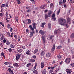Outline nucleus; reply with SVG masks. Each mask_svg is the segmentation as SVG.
<instances>
[{"label": "nucleus", "instance_id": "45", "mask_svg": "<svg viewBox=\"0 0 74 74\" xmlns=\"http://www.w3.org/2000/svg\"><path fill=\"white\" fill-rule=\"evenodd\" d=\"M4 64L5 65H7L8 64V62H4Z\"/></svg>", "mask_w": 74, "mask_h": 74}, {"label": "nucleus", "instance_id": "46", "mask_svg": "<svg viewBox=\"0 0 74 74\" xmlns=\"http://www.w3.org/2000/svg\"><path fill=\"white\" fill-rule=\"evenodd\" d=\"M62 4V2L59 1V5H61Z\"/></svg>", "mask_w": 74, "mask_h": 74}, {"label": "nucleus", "instance_id": "21", "mask_svg": "<svg viewBox=\"0 0 74 74\" xmlns=\"http://www.w3.org/2000/svg\"><path fill=\"white\" fill-rule=\"evenodd\" d=\"M58 61H56V60H53V62H52V64H54V66L55 65H56V64H56V63H58Z\"/></svg>", "mask_w": 74, "mask_h": 74}, {"label": "nucleus", "instance_id": "37", "mask_svg": "<svg viewBox=\"0 0 74 74\" xmlns=\"http://www.w3.org/2000/svg\"><path fill=\"white\" fill-rule=\"evenodd\" d=\"M62 46H59L58 47H57V48L58 49H59L62 48Z\"/></svg>", "mask_w": 74, "mask_h": 74}, {"label": "nucleus", "instance_id": "27", "mask_svg": "<svg viewBox=\"0 0 74 74\" xmlns=\"http://www.w3.org/2000/svg\"><path fill=\"white\" fill-rule=\"evenodd\" d=\"M26 53L27 55H30V51L28 50L27 51Z\"/></svg>", "mask_w": 74, "mask_h": 74}, {"label": "nucleus", "instance_id": "11", "mask_svg": "<svg viewBox=\"0 0 74 74\" xmlns=\"http://www.w3.org/2000/svg\"><path fill=\"white\" fill-rule=\"evenodd\" d=\"M46 56L47 58H49L51 56V54L50 53H47L46 54Z\"/></svg>", "mask_w": 74, "mask_h": 74}, {"label": "nucleus", "instance_id": "20", "mask_svg": "<svg viewBox=\"0 0 74 74\" xmlns=\"http://www.w3.org/2000/svg\"><path fill=\"white\" fill-rule=\"evenodd\" d=\"M33 73H34V74H38V71L37 70H35L33 71Z\"/></svg>", "mask_w": 74, "mask_h": 74}, {"label": "nucleus", "instance_id": "23", "mask_svg": "<svg viewBox=\"0 0 74 74\" xmlns=\"http://www.w3.org/2000/svg\"><path fill=\"white\" fill-rule=\"evenodd\" d=\"M13 66L14 67H18L19 66V64L17 63H15L13 64Z\"/></svg>", "mask_w": 74, "mask_h": 74}, {"label": "nucleus", "instance_id": "25", "mask_svg": "<svg viewBox=\"0 0 74 74\" xmlns=\"http://www.w3.org/2000/svg\"><path fill=\"white\" fill-rule=\"evenodd\" d=\"M44 54H45V52H44V51H42L41 53V56H44Z\"/></svg>", "mask_w": 74, "mask_h": 74}, {"label": "nucleus", "instance_id": "57", "mask_svg": "<svg viewBox=\"0 0 74 74\" xmlns=\"http://www.w3.org/2000/svg\"><path fill=\"white\" fill-rule=\"evenodd\" d=\"M0 45L1 48H3V44L2 43H1Z\"/></svg>", "mask_w": 74, "mask_h": 74}, {"label": "nucleus", "instance_id": "33", "mask_svg": "<svg viewBox=\"0 0 74 74\" xmlns=\"http://www.w3.org/2000/svg\"><path fill=\"white\" fill-rule=\"evenodd\" d=\"M71 38H74V33H72L71 35Z\"/></svg>", "mask_w": 74, "mask_h": 74}, {"label": "nucleus", "instance_id": "12", "mask_svg": "<svg viewBox=\"0 0 74 74\" xmlns=\"http://www.w3.org/2000/svg\"><path fill=\"white\" fill-rule=\"evenodd\" d=\"M32 25H33V29H36V23H33L32 24Z\"/></svg>", "mask_w": 74, "mask_h": 74}, {"label": "nucleus", "instance_id": "7", "mask_svg": "<svg viewBox=\"0 0 74 74\" xmlns=\"http://www.w3.org/2000/svg\"><path fill=\"white\" fill-rule=\"evenodd\" d=\"M70 61L71 60L70 58H66L65 60V62L67 64H69V63L70 62Z\"/></svg>", "mask_w": 74, "mask_h": 74}, {"label": "nucleus", "instance_id": "6", "mask_svg": "<svg viewBox=\"0 0 74 74\" xmlns=\"http://www.w3.org/2000/svg\"><path fill=\"white\" fill-rule=\"evenodd\" d=\"M51 17L52 19H53L54 21H56V18H55V13H53V14H52Z\"/></svg>", "mask_w": 74, "mask_h": 74}, {"label": "nucleus", "instance_id": "59", "mask_svg": "<svg viewBox=\"0 0 74 74\" xmlns=\"http://www.w3.org/2000/svg\"><path fill=\"white\" fill-rule=\"evenodd\" d=\"M3 13H0V16H1V17H2L3 16Z\"/></svg>", "mask_w": 74, "mask_h": 74}, {"label": "nucleus", "instance_id": "31", "mask_svg": "<svg viewBox=\"0 0 74 74\" xmlns=\"http://www.w3.org/2000/svg\"><path fill=\"white\" fill-rule=\"evenodd\" d=\"M3 42L4 43H5V42H7V39L5 38H4L3 40Z\"/></svg>", "mask_w": 74, "mask_h": 74}, {"label": "nucleus", "instance_id": "41", "mask_svg": "<svg viewBox=\"0 0 74 74\" xmlns=\"http://www.w3.org/2000/svg\"><path fill=\"white\" fill-rule=\"evenodd\" d=\"M5 15L6 16V17L8 18V12H6V14H5Z\"/></svg>", "mask_w": 74, "mask_h": 74}, {"label": "nucleus", "instance_id": "42", "mask_svg": "<svg viewBox=\"0 0 74 74\" xmlns=\"http://www.w3.org/2000/svg\"><path fill=\"white\" fill-rule=\"evenodd\" d=\"M66 2V0H63L62 1V4H65Z\"/></svg>", "mask_w": 74, "mask_h": 74}, {"label": "nucleus", "instance_id": "53", "mask_svg": "<svg viewBox=\"0 0 74 74\" xmlns=\"http://www.w3.org/2000/svg\"><path fill=\"white\" fill-rule=\"evenodd\" d=\"M14 37L16 39L18 38V36L16 35H14Z\"/></svg>", "mask_w": 74, "mask_h": 74}, {"label": "nucleus", "instance_id": "10", "mask_svg": "<svg viewBox=\"0 0 74 74\" xmlns=\"http://www.w3.org/2000/svg\"><path fill=\"white\" fill-rule=\"evenodd\" d=\"M42 37L43 41V43L45 44V37L44 36H42Z\"/></svg>", "mask_w": 74, "mask_h": 74}, {"label": "nucleus", "instance_id": "51", "mask_svg": "<svg viewBox=\"0 0 74 74\" xmlns=\"http://www.w3.org/2000/svg\"><path fill=\"white\" fill-rule=\"evenodd\" d=\"M22 48H23V49H26V47H25V46H22Z\"/></svg>", "mask_w": 74, "mask_h": 74}, {"label": "nucleus", "instance_id": "28", "mask_svg": "<svg viewBox=\"0 0 74 74\" xmlns=\"http://www.w3.org/2000/svg\"><path fill=\"white\" fill-rule=\"evenodd\" d=\"M1 55L2 56H3V58H4V59H5V56L4 55V52H2L1 53Z\"/></svg>", "mask_w": 74, "mask_h": 74}, {"label": "nucleus", "instance_id": "64", "mask_svg": "<svg viewBox=\"0 0 74 74\" xmlns=\"http://www.w3.org/2000/svg\"><path fill=\"white\" fill-rule=\"evenodd\" d=\"M8 70L9 72H11V68H9L8 69Z\"/></svg>", "mask_w": 74, "mask_h": 74}, {"label": "nucleus", "instance_id": "22", "mask_svg": "<svg viewBox=\"0 0 74 74\" xmlns=\"http://www.w3.org/2000/svg\"><path fill=\"white\" fill-rule=\"evenodd\" d=\"M3 38H4V35L2 34V35H1V40H3Z\"/></svg>", "mask_w": 74, "mask_h": 74}, {"label": "nucleus", "instance_id": "56", "mask_svg": "<svg viewBox=\"0 0 74 74\" xmlns=\"http://www.w3.org/2000/svg\"><path fill=\"white\" fill-rule=\"evenodd\" d=\"M70 42V39L68 38V44H69Z\"/></svg>", "mask_w": 74, "mask_h": 74}, {"label": "nucleus", "instance_id": "1", "mask_svg": "<svg viewBox=\"0 0 74 74\" xmlns=\"http://www.w3.org/2000/svg\"><path fill=\"white\" fill-rule=\"evenodd\" d=\"M29 28L31 29V30L32 31V32H30L29 37L30 38L33 37V34H35V32L34 31V28H33L32 25H30L29 26Z\"/></svg>", "mask_w": 74, "mask_h": 74}, {"label": "nucleus", "instance_id": "30", "mask_svg": "<svg viewBox=\"0 0 74 74\" xmlns=\"http://www.w3.org/2000/svg\"><path fill=\"white\" fill-rule=\"evenodd\" d=\"M48 27L49 29H51V24L50 23L48 24Z\"/></svg>", "mask_w": 74, "mask_h": 74}, {"label": "nucleus", "instance_id": "50", "mask_svg": "<svg viewBox=\"0 0 74 74\" xmlns=\"http://www.w3.org/2000/svg\"><path fill=\"white\" fill-rule=\"evenodd\" d=\"M18 41H20L21 40V36H19L18 37Z\"/></svg>", "mask_w": 74, "mask_h": 74}, {"label": "nucleus", "instance_id": "61", "mask_svg": "<svg viewBox=\"0 0 74 74\" xmlns=\"http://www.w3.org/2000/svg\"><path fill=\"white\" fill-rule=\"evenodd\" d=\"M66 27L68 28V27H69V25H67V24H66Z\"/></svg>", "mask_w": 74, "mask_h": 74}, {"label": "nucleus", "instance_id": "52", "mask_svg": "<svg viewBox=\"0 0 74 74\" xmlns=\"http://www.w3.org/2000/svg\"><path fill=\"white\" fill-rule=\"evenodd\" d=\"M30 11H31V10H30V9H28L27 10V12L28 13H29V12H30Z\"/></svg>", "mask_w": 74, "mask_h": 74}, {"label": "nucleus", "instance_id": "49", "mask_svg": "<svg viewBox=\"0 0 74 74\" xmlns=\"http://www.w3.org/2000/svg\"><path fill=\"white\" fill-rule=\"evenodd\" d=\"M1 5L3 7H4V8L5 7V4H3Z\"/></svg>", "mask_w": 74, "mask_h": 74}, {"label": "nucleus", "instance_id": "39", "mask_svg": "<svg viewBox=\"0 0 74 74\" xmlns=\"http://www.w3.org/2000/svg\"><path fill=\"white\" fill-rule=\"evenodd\" d=\"M6 44L7 45H9L10 44V42L9 41H8L6 42Z\"/></svg>", "mask_w": 74, "mask_h": 74}, {"label": "nucleus", "instance_id": "54", "mask_svg": "<svg viewBox=\"0 0 74 74\" xmlns=\"http://www.w3.org/2000/svg\"><path fill=\"white\" fill-rule=\"evenodd\" d=\"M26 32L27 33H29V29H27L26 30Z\"/></svg>", "mask_w": 74, "mask_h": 74}, {"label": "nucleus", "instance_id": "8", "mask_svg": "<svg viewBox=\"0 0 74 74\" xmlns=\"http://www.w3.org/2000/svg\"><path fill=\"white\" fill-rule=\"evenodd\" d=\"M57 67V65H53L52 66L48 67V69L49 70L50 69H55V67Z\"/></svg>", "mask_w": 74, "mask_h": 74}, {"label": "nucleus", "instance_id": "18", "mask_svg": "<svg viewBox=\"0 0 74 74\" xmlns=\"http://www.w3.org/2000/svg\"><path fill=\"white\" fill-rule=\"evenodd\" d=\"M30 62H31V63H33V62H36V61L34 59L32 58L30 59Z\"/></svg>", "mask_w": 74, "mask_h": 74}, {"label": "nucleus", "instance_id": "3", "mask_svg": "<svg viewBox=\"0 0 74 74\" xmlns=\"http://www.w3.org/2000/svg\"><path fill=\"white\" fill-rule=\"evenodd\" d=\"M52 11L51 10L49 11V12L48 13V15L47 14H45V19H47L48 17H50V16H51V15L52 14Z\"/></svg>", "mask_w": 74, "mask_h": 74}, {"label": "nucleus", "instance_id": "24", "mask_svg": "<svg viewBox=\"0 0 74 74\" xmlns=\"http://www.w3.org/2000/svg\"><path fill=\"white\" fill-rule=\"evenodd\" d=\"M37 64L36 63L35 66L32 68L33 70L36 69V67H37Z\"/></svg>", "mask_w": 74, "mask_h": 74}, {"label": "nucleus", "instance_id": "58", "mask_svg": "<svg viewBox=\"0 0 74 74\" xmlns=\"http://www.w3.org/2000/svg\"><path fill=\"white\" fill-rule=\"evenodd\" d=\"M54 37V36L53 35H52L50 37V39H52V38L53 37Z\"/></svg>", "mask_w": 74, "mask_h": 74}, {"label": "nucleus", "instance_id": "14", "mask_svg": "<svg viewBox=\"0 0 74 74\" xmlns=\"http://www.w3.org/2000/svg\"><path fill=\"white\" fill-rule=\"evenodd\" d=\"M45 65L44 64V62H41V69H42L44 67Z\"/></svg>", "mask_w": 74, "mask_h": 74}, {"label": "nucleus", "instance_id": "13", "mask_svg": "<svg viewBox=\"0 0 74 74\" xmlns=\"http://www.w3.org/2000/svg\"><path fill=\"white\" fill-rule=\"evenodd\" d=\"M55 44H54L53 46V47L51 49V51L53 52L55 51Z\"/></svg>", "mask_w": 74, "mask_h": 74}, {"label": "nucleus", "instance_id": "47", "mask_svg": "<svg viewBox=\"0 0 74 74\" xmlns=\"http://www.w3.org/2000/svg\"><path fill=\"white\" fill-rule=\"evenodd\" d=\"M10 28V31L11 32H12V30H13V29H12V27Z\"/></svg>", "mask_w": 74, "mask_h": 74}, {"label": "nucleus", "instance_id": "63", "mask_svg": "<svg viewBox=\"0 0 74 74\" xmlns=\"http://www.w3.org/2000/svg\"><path fill=\"white\" fill-rule=\"evenodd\" d=\"M8 3L7 2L6 5V6L7 7H8Z\"/></svg>", "mask_w": 74, "mask_h": 74}, {"label": "nucleus", "instance_id": "60", "mask_svg": "<svg viewBox=\"0 0 74 74\" xmlns=\"http://www.w3.org/2000/svg\"><path fill=\"white\" fill-rule=\"evenodd\" d=\"M9 64V65H11L12 64V62H8V64Z\"/></svg>", "mask_w": 74, "mask_h": 74}, {"label": "nucleus", "instance_id": "19", "mask_svg": "<svg viewBox=\"0 0 74 74\" xmlns=\"http://www.w3.org/2000/svg\"><path fill=\"white\" fill-rule=\"evenodd\" d=\"M59 32H60V30L59 29L58 30H55L54 31V34H57L58 33H60Z\"/></svg>", "mask_w": 74, "mask_h": 74}, {"label": "nucleus", "instance_id": "9", "mask_svg": "<svg viewBox=\"0 0 74 74\" xmlns=\"http://www.w3.org/2000/svg\"><path fill=\"white\" fill-rule=\"evenodd\" d=\"M24 51V49H23V48H21L19 49H18L17 50V52H19L20 53H21L22 52H23Z\"/></svg>", "mask_w": 74, "mask_h": 74}, {"label": "nucleus", "instance_id": "16", "mask_svg": "<svg viewBox=\"0 0 74 74\" xmlns=\"http://www.w3.org/2000/svg\"><path fill=\"white\" fill-rule=\"evenodd\" d=\"M39 33L42 35H44V34H45V32H44V31H42V30H41L39 31Z\"/></svg>", "mask_w": 74, "mask_h": 74}, {"label": "nucleus", "instance_id": "48", "mask_svg": "<svg viewBox=\"0 0 74 74\" xmlns=\"http://www.w3.org/2000/svg\"><path fill=\"white\" fill-rule=\"evenodd\" d=\"M67 21L68 22H70V18H68L67 19Z\"/></svg>", "mask_w": 74, "mask_h": 74}, {"label": "nucleus", "instance_id": "4", "mask_svg": "<svg viewBox=\"0 0 74 74\" xmlns=\"http://www.w3.org/2000/svg\"><path fill=\"white\" fill-rule=\"evenodd\" d=\"M21 55L20 54H18L16 55V60H18L19 59V58H21Z\"/></svg>", "mask_w": 74, "mask_h": 74}, {"label": "nucleus", "instance_id": "43", "mask_svg": "<svg viewBox=\"0 0 74 74\" xmlns=\"http://www.w3.org/2000/svg\"><path fill=\"white\" fill-rule=\"evenodd\" d=\"M71 66H72V67H74V63H71Z\"/></svg>", "mask_w": 74, "mask_h": 74}, {"label": "nucleus", "instance_id": "5", "mask_svg": "<svg viewBox=\"0 0 74 74\" xmlns=\"http://www.w3.org/2000/svg\"><path fill=\"white\" fill-rule=\"evenodd\" d=\"M66 72L67 74H71V70L70 69H66Z\"/></svg>", "mask_w": 74, "mask_h": 74}, {"label": "nucleus", "instance_id": "32", "mask_svg": "<svg viewBox=\"0 0 74 74\" xmlns=\"http://www.w3.org/2000/svg\"><path fill=\"white\" fill-rule=\"evenodd\" d=\"M27 20L28 21L27 22L28 24H30V23H31V20L30 19H27Z\"/></svg>", "mask_w": 74, "mask_h": 74}, {"label": "nucleus", "instance_id": "34", "mask_svg": "<svg viewBox=\"0 0 74 74\" xmlns=\"http://www.w3.org/2000/svg\"><path fill=\"white\" fill-rule=\"evenodd\" d=\"M12 27V26L11 25L9 24H8L7 27H8L9 29H10V28H11Z\"/></svg>", "mask_w": 74, "mask_h": 74}, {"label": "nucleus", "instance_id": "35", "mask_svg": "<svg viewBox=\"0 0 74 74\" xmlns=\"http://www.w3.org/2000/svg\"><path fill=\"white\" fill-rule=\"evenodd\" d=\"M57 58L58 59H61L62 58V56L60 55L58 56Z\"/></svg>", "mask_w": 74, "mask_h": 74}, {"label": "nucleus", "instance_id": "29", "mask_svg": "<svg viewBox=\"0 0 74 74\" xmlns=\"http://www.w3.org/2000/svg\"><path fill=\"white\" fill-rule=\"evenodd\" d=\"M15 47V45L11 44L10 45V48H14Z\"/></svg>", "mask_w": 74, "mask_h": 74}, {"label": "nucleus", "instance_id": "26", "mask_svg": "<svg viewBox=\"0 0 74 74\" xmlns=\"http://www.w3.org/2000/svg\"><path fill=\"white\" fill-rule=\"evenodd\" d=\"M38 51V49H35L34 51V54L36 53H37Z\"/></svg>", "mask_w": 74, "mask_h": 74}, {"label": "nucleus", "instance_id": "55", "mask_svg": "<svg viewBox=\"0 0 74 74\" xmlns=\"http://www.w3.org/2000/svg\"><path fill=\"white\" fill-rule=\"evenodd\" d=\"M32 58L34 59H36V56H32Z\"/></svg>", "mask_w": 74, "mask_h": 74}, {"label": "nucleus", "instance_id": "44", "mask_svg": "<svg viewBox=\"0 0 74 74\" xmlns=\"http://www.w3.org/2000/svg\"><path fill=\"white\" fill-rule=\"evenodd\" d=\"M17 3H18L19 4H20L21 3V2H20V1L19 0H17Z\"/></svg>", "mask_w": 74, "mask_h": 74}, {"label": "nucleus", "instance_id": "38", "mask_svg": "<svg viewBox=\"0 0 74 74\" xmlns=\"http://www.w3.org/2000/svg\"><path fill=\"white\" fill-rule=\"evenodd\" d=\"M53 72V69H51L49 71V73H52Z\"/></svg>", "mask_w": 74, "mask_h": 74}, {"label": "nucleus", "instance_id": "36", "mask_svg": "<svg viewBox=\"0 0 74 74\" xmlns=\"http://www.w3.org/2000/svg\"><path fill=\"white\" fill-rule=\"evenodd\" d=\"M60 9H59L58 11L57 12V15H58L59 14V13H60Z\"/></svg>", "mask_w": 74, "mask_h": 74}, {"label": "nucleus", "instance_id": "62", "mask_svg": "<svg viewBox=\"0 0 74 74\" xmlns=\"http://www.w3.org/2000/svg\"><path fill=\"white\" fill-rule=\"evenodd\" d=\"M45 7V6L42 5L41 6V8H42V9H44V7Z\"/></svg>", "mask_w": 74, "mask_h": 74}, {"label": "nucleus", "instance_id": "40", "mask_svg": "<svg viewBox=\"0 0 74 74\" xmlns=\"http://www.w3.org/2000/svg\"><path fill=\"white\" fill-rule=\"evenodd\" d=\"M31 64H32V63H31L27 64V67H29V66H30V65H31Z\"/></svg>", "mask_w": 74, "mask_h": 74}, {"label": "nucleus", "instance_id": "17", "mask_svg": "<svg viewBox=\"0 0 74 74\" xmlns=\"http://www.w3.org/2000/svg\"><path fill=\"white\" fill-rule=\"evenodd\" d=\"M3 49H8V50L10 52H12V50L11 48H9V49H7V48L4 47Z\"/></svg>", "mask_w": 74, "mask_h": 74}, {"label": "nucleus", "instance_id": "2", "mask_svg": "<svg viewBox=\"0 0 74 74\" xmlns=\"http://www.w3.org/2000/svg\"><path fill=\"white\" fill-rule=\"evenodd\" d=\"M59 22L60 24L61 25H63L66 23V20L62 18H60Z\"/></svg>", "mask_w": 74, "mask_h": 74}, {"label": "nucleus", "instance_id": "15", "mask_svg": "<svg viewBox=\"0 0 74 74\" xmlns=\"http://www.w3.org/2000/svg\"><path fill=\"white\" fill-rule=\"evenodd\" d=\"M47 73V70L46 69H44L43 70L42 72V74H46Z\"/></svg>", "mask_w": 74, "mask_h": 74}]
</instances>
